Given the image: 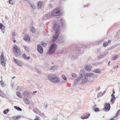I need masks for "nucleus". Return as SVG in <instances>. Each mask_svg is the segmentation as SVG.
I'll return each instance as SVG.
<instances>
[{"label": "nucleus", "mask_w": 120, "mask_h": 120, "mask_svg": "<svg viewBox=\"0 0 120 120\" xmlns=\"http://www.w3.org/2000/svg\"><path fill=\"white\" fill-rule=\"evenodd\" d=\"M62 78L65 80H66L67 78L66 76L64 75H62Z\"/></svg>", "instance_id": "obj_36"}, {"label": "nucleus", "mask_w": 120, "mask_h": 120, "mask_svg": "<svg viewBox=\"0 0 120 120\" xmlns=\"http://www.w3.org/2000/svg\"><path fill=\"white\" fill-rule=\"evenodd\" d=\"M104 107L103 108L104 110L106 112L109 111L110 108V105L109 103L108 102L105 103L104 105Z\"/></svg>", "instance_id": "obj_8"}, {"label": "nucleus", "mask_w": 120, "mask_h": 120, "mask_svg": "<svg viewBox=\"0 0 120 120\" xmlns=\"http://www.w3.org/2000/svg\"><path fill=\"white\" fill-rule=\"evenodd\" d=\"M111 42V41L110 40H108V42L107 43H108V44L109 43H110Z\"/></svg>", "instance_id": "obj_58"}, {"label": "nucleus", "mask_w": 120, "mask_h": 120, "mask_svg": "<svg viewBox=\"0 0 120 120\" xmlns=\"http://www.w3.org/2000/svg\"><path fill=\"white\" fill-rule=\"evenodd\" d=\"M49 7H50L51 8H52V7H53V6L51 4H49Z\"/></svg>", "instance_id": "obj_52"}, {"label": "nucleus", "mask_w": 120, "mask_h": 120, "mask_svg": "<svg viewBox=\"0 0 120 120\" xmlns=\"http://www.w3.org/2000/svg\"><path fill=\"white\" fill-rule=\"evenodd\" d=\"M103 94L101 92H100L98 95V97L100 96H101L103 95Z\"/></svg>", "instance_id": "obj_42"}, {"label": "nucleus", "mask_w": 120, "mask_h": 120, "mask_svg": "<svg viewBox=\"0 0 120 120\" xmlns=\"http://www.w3.org/2000/svg\"><path fill=\"white\" fill-rule=\"evenodd\" d=\"M61 8H57L55 9L51 12V16H60L62 14L61 12Z\"/></svg>", "instance_id": "obj_4"}, {"label": "nucleus", "mask_w": 120, "mask_h": 120, "mask_svg": "<svg viewBox=\"0 0 120 120\" xmlns=\"http://www.w3.org/2000/svg\"><path fill=\"white\" fill-rule=\"evenodd\" d=\"M115 91L114 89H113V90L112 93L111 95V96H114V94H115Z\"/></svg>", "instance_id": "obj_46"}, {"label": "nucleus", "mask_w": 120, "mask_h": 120, "mask_svg": "<svg viewBox=\"0 0 120 120\" xmlns=\"http://www.w3.org/2000/svg\"><path fill=\"white\" fill-rule=\"evenodd\" d=\"M107 90L106 89H105V91L103 92V93H102L103 94V95H104L105 93L106 92V91Z\"/></svg>", "instance_id": "obj_59"}, {"label": "nucleus", "mask_w": 120, "mask_h": 120, "mask_svg": "<svg viewBox=\"0 0 120 120\" xmlns=\"http://www.w3.org/2000/svg\"><path fill=\"white\" fill-rule=\"evenodd\" d=\"M48 78L51 82L55 83H58L60 82L59 78L55 75L51 74L48 75Z\"/></svg>", "instance_id": "obj_2"}, {"label": "nucleus", "mask_w": 120, "mask_h": 120, "mask_svg": "<svg viewBox=\"0 0 120 120\" xmlns=\"http://www.w3.org/2000/svg\"><path fill=\"white\" fill-rule=\"evenodd\" d=\"M119 55H115V56L113 57V60H116L119 57Z\"/></svg>", "instance_id": "obj_33"}, {"label": "nucleus", "mask_w": 120, "mask_h": 120, "mask_svg": "<svg viewBox=\"0 0 120 120\" xmlns=\"http://www.w3.org/2000/svg\"><path fill=\"white\" fill-rule=\"evenodd\" d=\"M60 24L62 28L65 29L66 28V25L65 21L63 18H60Z\"/></svg>", "instance_id": "obj_7"}, {"label": "nucleus", "mask_w": 120, "mask_h": 120, "mask_svg": "<svg viewBox=\"0 0 120 120\" xmlns=\"http://www.w3.org/2000/svg\"><path fill=\"white\" fill-rule=\"evenodd\" d=\"M20 49L18 48V47L17 46L15 45L13 47V52H16L17 51H19Z\"/></svg>", "instance_id": "obj_21"}, {"label": "nucleus", "mask_w": 120, "mask_h": 120, "mask_svg": "<svg viewBox=\"0 0 120 120\" xmlns=\"http://www.w3.org/2000/svg\"><path fill=\"white\" fill-rule=\"evenodd\" d=\"M64 39L63 36H60L58 39L57 42L58 43L63 42L64 41Z\"/></svg>", "instance_id": "obj_12"}, {"label": "nucleus", "mask_w": 120, "mask_h": 120, "mask_svg": "<svg viewBox=\"0 0 120 120\" xmlns=\"http://www.w3.org/2000/svg\"><path fill=\"white\" fill-rule=\"evenodd\" d=\"M49 105L47 104L45 105V107L46 108L47 106H48Z\"/></svg>", "instance_id": "obj_62"}, {"label": "nucleus", "mask_w": 120, "mask_h": 120, "mask_svg": "<svg viewBox=\"0 0 120 120\" xmlns=\"http://www.w3.org/2000/svg\"><path fill=\"white\" fill-rule=\"evenodd\" d=\"M23 95L24 97L30 98L31 96L30 93L29 92H24L23 93Z\"/></svg>", "instance_id": "obj_14"}, {"label": "nucleus", "mask_w": 120, "mask_h": 120, "mask_svg": "<svg viewBox=\"0 0 120 120\" xmlns=\"http://www.w3.org/2000/svg\"><path fill=\"white\" fill-rule=\"evenodd\" d=\"M34 120H40L39 118V117L36 116V118L34 119Z\"/></svg>", "instance_id": "obj_51"}, {"label": "nucleus", "mask_w": 120, "mask_h": 120, "mask_svg": "<svg viewBox=\"0 0 120 120\" xmlns=\"http://www.w3.org/2000/svg\"><path fill=\"white\" fill-rule=\"evenodd\" d=\"M104 57L103 54H100L98 56V59L102 58Z\"/></svg>", "instance_id": "obj_31"}, {"label": "nucleus", "mask_w": 120, "mask_h": 120, "mask_svg": "<svg viewBox=\"0 0 120 120\" xmlns=\"http://www.w3.org/2000/svg\"><path fill=\"white\" fill-rule=\"evenodd\" d=\"M0 83L2 85H3L4 84V83L3 82V81H0Z\"/></svg>", "instance_id": "obj_54"}, {"label": "nucleus", "mask_w": 120, "mask_h": 120, "mask_svg": "<svg viewBox=\"0 0 120 120\" xmlns=\"http://www.w3.org/2000/svg\"><path fill=\"white\" fill-rule=\"evenodd\" d=\"M71 75L73 77H75L76 76V75L75 73H72L71 74Z\"/></svg>", "instance_id": "obj_49"}, {"label": "nucleus", "mask_w": 120, "mask_h": 120, "mask_svg": "<svg viewBox=\"0 0 120 120\" xmlns=\"http://www.w3.org/2000/svg\"><path fill=\"white\" fill-rule=\"evenodd\" d=\"M16 53L15 54V56H17L18 57H19L20 55H21L22 53L20 51V50H19V51H17L16 52H15Z\"/></svg>", "instance_id": "obj_18"}, {"label": "nucleus", "mask_w": 120, "mask_h": 120, "mask_svg": "<svg viewBox=\"0 0 120 120\" xmlns=\"http://www.w3.org/2000/svg\"><path fill=\"white\" fill-rule=\"evenodd\" d=\"M16 95L18 97L20 98H22V97L21 96V93L19 92H17L16 93Z\"/></svg>", "instance_id": "obj_26"}, {"label": "nucleus", "mask_w": 120, "mask_h": 120, "mask_svg": "<svg viewBox=\"0 0 120 120\" xmlns=\"http://www.w3.org/2000/svg\"><path fill=\"white\" fill-rule=\"evenodd\" d=\"M93 72L94 73L99 74L101 73V70L99 69H94L93 70Z\"/></svg>", "instance_id": "obj_20"}, {"label": "nucleus", "mask_w": 120, "mask_h": 120, "mask_svg": "<svg viewBox=\"0 0 120 120\" xmlns=\"http://www.w3.org/2000/svg\"><path fill=\"white\" fill-rule=\"evenodd\" d=\"M15 35V33L14 32H13L12 33L11 36L12 37L14 36Z\"/></svg>", "instance_id": "obj_45"}, {"label": "nucleus", "mask_w": 120, "mask_h": 120, "mask_svg": "<svg viewBox=\"0 0 120 120\" xmlns=\"http://www.w3.org/2000/svg\"><path fill=\"white\" fill-rule=\"evenodd\" d=\"M23 39L27 41H29L30 40V38L29 36L27 34H26L25 35L24 37L23 38Z\"/></svg>", "instance_id": "obj_16"}, {"label": "nucleus", "mask_w": 120, "mask_h": 120, "mask_svg": "<svg viewBox=\"0 0 120 120\" xmlns=\"http://www.w3.org/2000/svg\"><path fill=\"white\" fill-rule=\"evenodd\" d=\"M21 117V116L20 115L17 116L14 119V120H17V119L18 118H20Z\"/></svg>", "instance_id": "obj_44"}, {"label": "nucleus", "mask_w": 120, "mask_h": 120, "mask_svg": "<svg viewBox=\"0 0 120 120\" xmlns=\"http://www.w3.org/2000/svg\"><path fill=\"white\" fill-rule=\"evenodd\" d=\"M112 97L110 101L111 102H113L114 100L116 99V98L115 96H111Z\"/></svg>", "instance_id": "obj_28"}, {"label": "nucleus", "mask_w": 120, "mask_h": 120, "mask_svg": "<svg viewBox=\"0 0 120 120\" xmlns=\"http://www.w3.org/2000/svg\"><path fill=\"white\" fill-rule=\"evenodd\" d=\"M57 48V45L55 43H53L50 45L48 52V54L51 55L55 53Z\"/></svg>", "instance_id": "obj_3"}, {"label": "nucleus", "mask_w": 120, "mask_h": 120, "mask_svg": "<svg viewBox=\"0 0 120 120\" xmlns=\"http://www.w3.org/2000/svg\"><path fill=\"white\" fill-rule=\"evenodd\" d=\"M5 27V26L3 25L2 23H0V29H1L2 30Z\"/></svg>", "instance_id": "obj_27"}, {"label": "nucleus", "mask_w": 120, "mask_h": 120, "mask_svg": "<svg viewBox=\"0 0 120 120\" xmlns=\"http://www.w3.org/2000/svg\"><path fill=\"white\" fill-rule=\"evenodd\" d=\"M90 114L88 113L86 115H84L81 117V118L82 119H85L88 118L90 116Z\"/></svg>", "instance_id": "obj_17"}, {"label": "nucleus", "mask_w": 120, "mask_h": 120, "mask_svg": "<svg viewBox=\"0 0 120 120\" xmlns=\"http://www.w3.org/2000/svg\"><path fill=\"white\" fill-rule=\"evenodd\" d=\"M30 58V57L29 56H28L26 57V59L28 60Z\"/></svg>", "instance_id": "obj_57"}, {"label": "nucleus", "mask_w": 120, "mask_h": 120, "mask_svg": "<svg viewBox=\"0 0 120 120\" xmlns=\"http://www.w3.org/2000/svg\"><path fill=\"white\" fill-rule=\"evenodd\" d=\"M26 100L27 101H28L29 100L27 98H25L24 100Z\"/></svg>", "instance_id": "obj_60"}, {"label": "nucleus", "mask_w": 120, "mask_h": 120, "mask_svg": "<svg viewBox=\"0 0 120 120\" xmlns=\"http://www.w3.org/2000/svg\"><path fill=\"white\" fill-rule=\"evenodd\" d=\"M3 113L4 114H5L7 113V112L6 111V110H4L3 111Z\"/></svg>", "instance_id": "obj_53"}, {"label": "nucleus", "mask_w": 120, "mask_h": 120, "mask_svg": "<svg viewBox=\"0 0 120 120\" xmlns=\"http://www.w3.org/2000/svg\"><path fill=\"white\" fill-rule=\"evenodd\" d=\"M37 49L38 52L41 54H42L43 52V49L41 46L39 44L37 45Z\"/></svg>", "instance_id": "obj_11"}, {"label": "nucleus", "mask_w": 120, "mask_h": 120, "mask_svg": "<svg viewBox=\"0 0 120 120\" xmlns=\"http://www.w3.org/2000/svg\"><path fill=\"white\" fill-rule=\"evenodd\" d=\"M29 4L30 6L32 8L34 9L35 8V7L34 5H32L31 3H30V2L29 3Z\"/></svg>", "instance_id": "obj_37"}, {"label": "nucleus", "mask_w": 120, "mask_h": 120, "mask_svg": "<svg viewBox=\"0 0 120 120\" xmlns=\"http://www.w3.org/2000/svg\"><path fill=\"white\" fill-rule=\"evenodd\" d=\"M108 54V53H104V55L103 54V56H104H104H106V55Z\"/></svg>", "instance_id": "obj_61"}, {"label": "nucleus", "mask_w": 120, "mask_h": 120, "mask_svg": "<svg viewBox=\"0 0 120 120\" xmlns=\"http://www.w3.org/2000/svg\"><path fill=\"white\" fill-rule=\"evenodd\" d=\"M24 48L28 52L29 51V49L28 47L25 46Z\"/></svg>", "instance_id": "obj_40"}, {"label": "nucleus", "mask_w": 120, "mask_h": 120, "mask_svg": "<svg viewBox=\"0 0 120 120\" xmlns=\"http://www.w3.org/2000/svg\"><path fill=\"white\" fill-rule=\"evenodd\" d=\"M100 89V87H98L97 88V89L96 90V91H97V90H99Z\"/></svg>", "instance_id": "obj_55"}, {"label": "nucleus", "mask_w": 120, "mask_h": 120, "mask_svg": "<svg viewBox=\"0 0 120 120\" xmlns=\"http://www.w3.org/2000/svg\"><path fill=\"white\" fill-rule=\"evenodd\" d=\"M94 111L95 112H97L100 111L98 107H96L94 109Z\"/></svg>", "instance_id": "obj_39"}, {"label": "nucleus", "mask_w": 120, "mask_h": 120, "mask_svg": "<svg viewBox=\"0 0 120 120\" xmlns=\"http://www.w3.org/2000/svg\"><path fill=\"white\" fill-rule=\"evenodd\" d=\"M6 111L7 112H8L9 111V110L8 109H7L6 110Z\"/></svg>", "instance_id": "obj_64"}, {"label": "nucleus", "mask_w": 120, "mask_h": 120, "mask_svg": "<svg viewBox=\"0 0 120 120\" xmlns=\"http://www.w3.org/2000/svg\"><path fill=\"white\" fill-rule=\"evenodd\" d=\"M84 71L83 70H80L79 73V77L74 81V83L75 84H77L78 81H79L82 78V76L84 75Z\"/></svg>", "instance_id": "obj_6"}, {"label": "nucleus", "mask_w": 120, "mask_h": 120, "mask_svg": "<svg viewBox=\"0 0 120 120\" xmlns=\"http://www.w3.org/2000/svg\"><path fill=\"white\" fill-rule=\"evenodd\" d=\"M8 2L9 4L13 5V3L11 2V1H10V2H9V1H8Z\"/></svg>", "instance_id": "obj_56"}, {"label": "nucleus", "mask_w": 120, "mask_h": 120, "mask_svg": "<svg viewBox=\"0 0 120 120\" xmlns=\"http://www.w3.org/2000/svg\"><path fill=\"white\" fill-rule=\"evenodd\" d=\"M13 61L16 64L18 65L19 66H22V62L20 60L15 59H13Z\"/></svg>", "instance_id": "obj_15"}, {"label": "nucleus", "mask_w": 120, "mask_h": 120, "mask_svg": "<svg viewBox=\"0 0 120 120\" xmlns=\"http://www.w3.org/2000/svg\"><path fill=\"white\" fill-rule=\"evenodd\" d=\"M51 16V15L50 14H47L46 15H45L44 17V18H45V19H46L47 18H48L49 17H50Z\"/></svg>", "instance_id": "obj_25"}, {"label": "nucleus", "mask_w": 120, "mask_h": 120, "mask_svg": "<svg viewBox=\"0 0 120 120\" xmlns=\"http://www.w3.org/2000/svg\"><path fill=\"white\" fill-rule=\"evenodd\" d=\"M86 76L87 77H92L93 76L94 74L92 73H89L85 74Z\"/></svg>", "instance_id": "obj_22"}, {"label": "nucleus", "mask_w": 120, "mask_h": 120, "mask_svg": "<svg viewBox=\"0 0 120 120\" xmlns=\"http://www.w3.org/2000/svg\"><path fill=\"white\" fill-rule=\"evenodd\" d=\"M1 64L3 66H5V60H4V61H1Z\"/></svg>", "instance_id": "obj_30"}, {"label": "nucleus", "mask_w": 120, "mask_h": 120, "mask_svg": "<svg viewBox=\"0 0 120 120\" xmlns=\"http://www.w3.org/2000/svg\"><path fill=\"white\" fill-rule=\"evenodd\" d=\"M120 33V31H118L117 32L116 35V37H118V36H119V34Z\"/></svg>", "instance_id": "obj_50"}, {"label": "nucleus", "mask_w": 120, "mask_h": 120, "mask_svg": "<svg viewBox=\"0 0 120 120\" xmlns=\"http://www.w3.org/2000/svg\"><path fill=\"white\" fill-rule=\"evenodd\" d=\"M0 60H1V61H4V60H5L4 59V54L3 53L1 55Z\"/></svg>", "instance_id": "obj_32"}, {"label": "nucleus", "mask_w": 120, "mask_h": 120, "mask_svg": "<svg viewBox=\"0 0 120 120\" xmlns=\"http://www.w3.org/2000/svg\"><path fill=\"white\" fill-rule=\"evenodd\" d=\"M22 57L25 60L26 59V56L25 54H23L22 55Z\"/></svg>", "instance_id": "obj_43"}, {"label": "nucleus", "mask_w": 120, "mask_h": 120, "mask_svg": "<svg viewBox=\"0 0 120 120\" xmlns=\"http://www.w3.org/2000/svg\"><path fill=\"white\" fill-rule=\"evenodd\" d=\"M84 75L82 76V77H83V78L81 82V83L82 84H83L86 82H87L88 79L87 77L85 75V71L84 70Z\"/></svg>", "instance_id": "obj_10"}, {"label": "nucleus", "mask_w": 120, "mask_h": 120, "mask_svg": "<svg viewBox=\"0 0 120 120\" xmlns=\"http://www.w3.org/2000/svg\"><path fill=\"white\" fill-rule=\"evenodd\" d=\"M108 45V43L107 41H105L103 43V46L104 47H106Z\"/></svg>", "instance_id": "obj_34"}, {"label": "nucleus", "mask_w": 120, "mask_h": 120, "mask_svg": "<svg viewBox=\"0 0 120 120\" xmlns=\"http://www.w3.org/2000/svg\"><path fill=\"white\" fill-rule=\"evenodd\" d=\"M41 43V45L42 46H43L44 47H45L47 44L46 43H44L43 41H42Z\"/></svg>", "instance_id": "obj_38"}, {"label": "nucleus", "mask_w": 120, "mask_h": 120, "mask_svg": "<svg viewBox=\"0 0 120 120\" xmlns=\"http://www.w3.org/2000/svg\"><path fill=\"white\" fill-rule=\"evenodd\" d=\"M120 111V109H119V110L117 111V112L116 113V115H115V116H114V117L113 118H114L115 117H116L117 116H118Z\"/></svg>", "instance_id": "obj_35"}, {"label": "nucleus", "mask_w": 120, "mask_h": 120, "mask_svg": "<svg viewBox=\"0 0 120 120\" xmlns=\"http://www.w3.org/2000/svg\"><path fill=\"white\" fill-rule=\"evenodd\" d=\"M32 26V27H31V28H30V30L32 33H35V29Z\"/></svg>", "instance_id": "obj_29"}, {"label": "nucleus", "mask_w": 120, "mask_h": 120, "mask_svg": "<svg viewBox=\"0 0 120 120\" xmlns=\"http://www.w3.org/2000/svg\"><path fill=\"white\" fill-rule=\"evenodd\" d=\"M33 111L34 112L38 114V113H40L41 112L40 110H39L37 108L34 109H33Z\"/></svg>", "instance_id": "obj_23"}, {"label": "nucleus", "mask_w": 120, "mask_h": 120, "mask_svg": "<svg viewBox=\"0 0 120 120\" xmlns=\"http://www.w3.org/2000/svg\"><path fill=\"white\" fill-rule=\"evenodd\" d=\"M92 66L90 64H87L85 66V68L86 71H90L92 68Z\"/></svg>", "instance_id": "obj_13"}, {"label": "nucleus", "mask_w": 120, "mask_h": 120, "mask_svg": "<svg viewBox=\"0 0 120 120\" xmlns=\"http://www.w3.org/2000/svg\"><path fill=\"white\" fill-rule=\"evenodd\" d=\"M96 76H97L96 75H93V76L92 77H93V78H95V77H96Z\"/></svg>", "instance_id": "obj_63"}, {"label": "nucleus", "mask_w": 120, "mask_h": 120, "mask_svg": "<svg viewBox=\"0 0 120 120\" xmlns=\"http://www.w3.org/2000/svg\"><path fill=\"white\" fill-rule=\"evenodd\" d=\"M89 46L85 45H76L74 48V50L72 51L71 53V57L72 59L75 58H76L80 53L81 54V52L82 51V50L84 49H86L89 47Z\"/></svg>", "instance_id": "obj_1"}, {"label": "nucleus", "mask_w": 120, "mask_h": 120, "mask_svg": "<svg viewBox=\"0 0 120 120\" xmlns=\"http://www.w3.org/2000/svg\"><path fill=\"white\" fill-rule=\"evenodd\" d=\"M26 103L27 105H29L30 104V101L29 100L28 101H26Z\"/></svg>", "instance_id": "obj_48"}, {"label": "nucleus", "mask_w": 120, "mask_h": 120, "mask_svg": "<svg viewBox=\"0 0 120 120\" xmlns=\"http://www.w3.org/2000/svg\"><path fill=\"white\" fill-rule=\"evenodd\" d=\"M104 40L103 39H101V40L99 41H98V44H99L100 43H101Z\"/></svg>", "instance_id": "obj_41"}, {"label": "nucleus", "mask_w": 120, "mask_h": 120, "mask_svg": "<svg viewBox=\"0 0 120 120\" xmlns=\"http://www.w3.org/2000/svg\"><path fill=\"white\" fill-rule=\"evenodd\" d=\"M60 26L56 23H54L53 25V30L56 32H60Z\"/></svg>", "instance_id": "obj_9"}, {"label": "nucleus", "mask_w": 120, "mask_h": 120, "mask_svg": "<svg viewBox=\"0 0 120 120\" xmlns=\"http://www.w3.org/2000/svg\"><path fill=\"white\" fill-rule=\"evenodd\" d=\"M60 34V32H55V33L53 35L51 42L52 43H54L57 40L59 37Z\"/></svg>", "instance_id": "obj_5"}, {"label": "nucleus", "mask_w": 120, "mask_h": 120, "mask_svg": "<svg viewBox=\"0 0 120 120\" xmlns=\"http://www.w3.org/2000/svg\"><path fill=\"white\" fill-rule=\"evenodd\" d=\"M14 107L15 109L19 111H21L22 109L19 107H17V106H14Z\"/></svg>", "instance_id": "obj_24"}, {"label": "nucleus", "mask_w": 120, "mask_h": 120, "mask_svg": "<svg viewBox=\"0 0 120 120\" xmlns=\"http://www.w3.org/2000/svg\"><path fill=\"white\" fill-rule=\"evenodd\" d=\"M38 8L39 9H41L42 5V3L41 1H39L38 2Z\"/></svg>", "instance_id": "obj_19"}, {"label": "nucleus", "mask_w": 120, "mask_h": 120, "mask_svg": "<svg viewBox=\"0 0 120 120\" xmlns=\"http://www.w3.org/2000/svg\"><path fill=\"white\" fill-rule=\"evenodd\" d=\"M51 69L52 70H55V67L54 66H52L51 67Z\"/></svg>", "instance_id": "obj_47"}]
</instances>
